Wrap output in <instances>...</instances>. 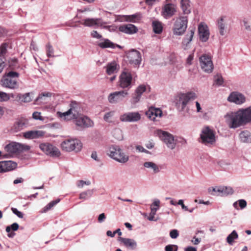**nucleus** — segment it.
<instances>
[{
  "label": "nucleus",
  "instance_id": "1",
  "mask_svg": "<svg viewBox=\"0 0 251 251\" xmlns=\"http://www.w3.org/2000/svg\"><path fill=\"white\" fill-rule=\"evenodd\" d=\"M230 128H236L251 123V106L227 113L225 116Z\"/></svg>",
  "mask_w": 251,
  "mask_h": 251
},
{
  "label": "nucleus",
  "instance_id": "2",
  "mask_svg": "<svg viewBox=\"0 0 251 251\" xmlns=\"http://www.w3.org/2000/svg\"><path fill=\"white\" fill-rule=\"evenodd\" d=\"M19 74L15 71H9L6 73L0 80V85L4 88L10 89H15L18 88V82Z\"/></svg>",
  "mask_w": 251,
  "mask_h": 251
},
{
  "label": "nucleus",
  "instance_id": "3",
  "mask_svg": "<svg viewBox=\"0 0 251 251\" xmlns=\"http://www.w3.org/2000/svg\"><path fill=\"white\" fill-rule=\"evenodd\" d=\"M70 109L66 112H57V115L64 120H75L81 114V108L80 104L76 101H72L70 104Z\"/></svg>",
  "mask_w": 251,
  "mask_h": 251
},
{
  "label": "nucleus",
  "instance_id": "4",
  "mask_svg": "<svg viewBox=\"0 0 251 251\" xmlns=\"http://www.w3.org/2000/svg\"><path fill=\"white\" fill-rule=\"evenodd\" d=\"M156 134L160 139L166 144L167 147L171 150H173L176 148V143L178 142V139H181L184 142H186V141L183 139L178 137H175L172 134L161 129L157 130Z\"/></svg>",
  "mask_w": 251,
  "mask_h": 251
},
{
  "label": "nucleus",
  "instance_id": "5",
  "mask_svg": "<svg viewBox=\"0 0 251 251\" xmlns=\"http://www.w3.org/2000/svg\"><path fill=\"white\" fill-rule=\"evenodd\" d=\"M63 151L70 152L75 151L77 153L80 152L82 148V143L76 138H70L64 140L60 145Z\"/></svg>",
  "mask_w": 251,
  "mask_h": 251
},
{
  "label": "nucleus",
  "instance_id": "6",
  "mask_svg": "<svg viewBox=\"0 0 251 251\" xmlns=\"http://www.w3.org/2000/svg\"><path fill=\"white\" fill-rule=\"evenodd\" d=\"M107 154L110 158L120 163H126L129 160L128 155L126 154L117 145H112L110 147Z\"/></svg>",
  "mask_w": 251,
  "mask_h": 251
},
{
  "label": "nucleus",
  "instance_id": "7",
  "mask_svg": "<svg viewBox=\"0 0 251 251\" xmlns=\"http://www.w3.org/2000/svg\"><path fill=\"white\" fill-rule=\"evenodd\" d=\"M30 149V146L27 145L17 142H11L6 145L4 147V150L8 154L2 155V152L0 151V156H2L3 157L6 158L9 155H11L15 153L28 151Z\"/></svg>",
  "mask_w": 251,
  "mask_h": 251
},
{
  "label": "nucleus",
  "instance_id": "8",
  "mask_svg": "<svg viewBox=\"0 0 251 251\" xmlns=\"http://www.w3.org/2000/svg\"><path fill=\"white\" fill-rule=\"evenodd\" d=\"M195 97V93L193 92L178 94L176 97L175 100V103L176 108L180 111H183L188 102L191 100H194Z\"/></svg>",
  "mask_w": 251,
  "mask_h": 251
},
{
  "label": "nucleus",
  "instance_id": "9",
  "mask_svg": "<svg viewBox=\"0 0 251 251\" xmlns=\"http://www.w3.org/2000/svg\"><path fill=\"white\" fill-rule=\"evenodd\" d=\"M132 80L133 77L129 70L124 69L119 76V86L123 89H129L132 87Z\"/></svg>",
  "mask_w": 251,
  "mask_h": 251
},
{
  "label": "nucleus",
  "instance_id": "10",
  "mask_svg": "<svg viewBox=\"0 0 251 251\" xmlns=\"http://www.w3.org/2000/svg\"><path fill=\"white\" fill-rule=\"evenodd\" d=\"M200 138L201 142L206 146L212 145L216 141L214 132L209 127H205L202 129Z\"/></svg>",
  "mask_w": 251,
  "mask_h": 251
},
{
  "label": "nucleus",
  "instance_id": "11",
  "mask_svg": "<svg viewBox=\"0 0 251 251\" xmlns=\"http://www.w3.org/2000/svg\"><path fill=\"white\" fill-rule=\"evenodd\" d=\"M169 0H166V3L162 7L161 15L166 19H169L175 15L177 11V5L174 3L168 2Z\"/></svg>",
  "mask_w": 251,
  "mask_h": 251
},
{
  "label": "nucleus",
  "instance_id": "12",
  "mask_svg": "<svg viewBox=\"0 0 251 251\" xmlns=\"http://www.w3.org/2000/svg\"><path fill=\"white\" fill-rule=\"evenodd\" d=\"M39 148L46 154L51 157H58L61 155L60 151L56 147L48 143L40 144Z\"/></svg>",
  "mask_w": 251,
  "mask_h": 251
},
{
  "label": "nucleus",
  "instance_id": "13",
  "mask_svg": "<svg viewBox=\"0 0 251 251\" xmlns=\"http://www.w3.org/2000/svg\"><path fill=\"white\" fill-rule=\"evenodd\" d=\"M187 17H181L176 20L173 28L174 34L177 35H182L187 27Z\"/></svg>",
  "mask_w": 251,
  "mask_h": 251
},
{
  "label": "nucleus",
  "instance_id": "14",
  "mask_svg": "<svg viewBox=\"0 0 251 251\" xmlns=\"http://www.w3.org/2000/svg\"><path fill=\"white\" fill-rule=\"evenodd\" d=\"M200 66L203 71L207 73H211L214 66L211 57L207 54H203L199 58Z\"/></svg>",
  "mask_w": 251,
  "mask_h": 251
},
{
  "label": "nucleus",
  "instance_id": "15",
  "mask_svg": "<svg viewBox=\"0 0 251 251\" xmlns=\"http://www.w3.org/2000/svg\"><path fill=\"white\" fill-rule=\"evenodd\" d=\"M126 57L128 63L135 68L138 67L141 64L142 57L140 52L137 50H132L129 51Z\"/></svg>",
  "mask_w": 251,
  "mask_h": 251
},
{
  "label": "nucleus",
  "instance_id": "16",
  "mask_svg": "<svg viewBox=\"0 0 251 251\" xmlns=\"http://www.w3.org/2000/svg\"><path fill=\"white\" fill-rule=\"evenodd\" d=\"M128 95V93L126 90L115 91L109 95L108 100L111 104H116L122 102Z\"/></svg>",
  "mask_w": 251,
  "mask_h": 251
},
{
  "label": "nucleus",
  "instance_id": "17",
  "mask_svg": "<svg viewBox=\"0 0 251 251\" xmlns=\"http://www.w3.org/2000/svg\"><path fill=\"white\" fill-rule=\"evenodd\" d=\"M246 100L245 96L238 92H231L227 98V100L229 102L235 103L237 105L242 104L245 102Z\"/></svg>",
  "mask_w": 251,
  "mask_h": 251
},
{
  "label": "nucleus",
  "instance_id": "18",
  "mask_svg": "<svg viewBox=\"0 0 251 251\" xmlns=\"http://www.w3.org/2000/svg\"><path fill=\"white\" fill-rule=\"evenodd\" d=\"M82 25L88 27H97L106 24L101 18H86L79 22Z\"/></svg>",
  "mask_w": 251,
  "mask_h": 251
},
{
  "label": "nucleus",
  "instance_id": "19",
  "mask_svg": "<svg viewBox=\"0 0 251 251\" xmlns=\"http://www.w3.org/2000/svg\"><path fill=\"white\" fill-rule=\"evenodd\" d=\"M75 120V125L80 129L92 127L94 125L93 121L87 116H79Z\"/></svg>",
  "mask_w": 251,
  "mask_h": 251
},
{
  "label": "nucleus",
  "instance_id": "20",
  "mask_svg": "<svg viewBox=\"0 0 251 251\" xmlns=\"http://www.w3.org/2000/svg\"><path fill=\"white\" fill-rule=\"evenodd\" d=\"M140 119L141 115L137 112L126 113L120 117V120L123 122H136Z\"/></svg>",
  "mask_w": 251,
  "mask_h": 251
},
{
  "label": "nucleus",
  "instance_id": "21",
  "mask_svg": "<svg viewBox=\"0 0 251 251\" xmlns=\"http://www.w3.org/2000/svg\"><path fill=\"white\" fill-rule=\"evenodd\" d=\"M199 36L201 41L206 42L209 37V31L207 25L202 23L200 24L198 26Z\"/></svg>",
  "mask_w": 251,
  "mask_h": 251
},
{
  "label": "nucleus",
  "instance_id": "22",
  "mask_svg": "<svg viewBox=\"0 0 251 251\" xmlns=\"http://www.w3.org/2000/svg\"><path fill=\"white\" fill-rule=\"evenodd\" d=\"M17 167V163L12 161L0 162V173L13 170Z\"/></svg>",
  "mask_w": 251,
  "mask_h": 251
},
{
  "label": "nucleus",
  "instance_id": "23",
  "mask_svg": "<svg viewBox=\"0 0 251 251\" xmlns=\"http://www.w3.org/2000/svg\"><path fill=\"white\" fill-rule=\"evenodd\" d=\"M45 132L42 130H30L24 133L25 138L28 139H37L45 136Z\"/></svg>",
  "mask_w": 251,
  "mask_h": 251
},
{
  "label": "nucleus",
  "instance_id": "24",
  "mask_svg": "<svg viewBox=\"0 0 251 251\" xmlns=\"http://www.w3.org/2000/svg\"><path fill=\"white\" fill-rule=\"evenodd\" d=\"M146 115L152 121H155L156 118H160L162 115V112L159 108L151 107L146 112Z\"/></svg>",
  "mask_w": 251,
  "mask_h": 251
},
{
  "label": "nucleus",
  "instance_id": "25",
  "mask_svg": "<svg viewBox=\"0 0 251 251\" xmlns=\"http://www.w3.org/2000/svg\"><path fill=\"white\" fill-rule=\"evenodd\" d=\"M119 30L122 32L128 34H132L138 31L137 27L130 24L120 25L119 27Z\"/></svg>",
  "mask_w": 251,
  "mask_h": 251
},
{
  "label": "nucleus",
  "instance_id": "26",
  "mask_svg": "<svg viewBox=\"0 0 251 251\" xmlns=\"http://www.w3.org/2000/svg\"><path fill=\"white\" fill-rule=\"evenodd\" d=\"M119 240L128 249L134 250L137 247V242L133 239L120 237Z\"/></svg>",
  "mask_w": 251,
  "mask_h": 251
},
{
  "label": "nucleus",
  "instance_id": "27",
  "mask_svg": "<svg viewBox=\"0 0 251 251\" xmlns=\"http://www.w3.org/2000/svg\"><path fill=\"white\" fill-rule=\"evenodd\" d=\"M106 72L108 75H111L116 73L120 69V65L116 61H113L111 62L108 63L106 66Z\"/></svg>",
  "mask_w": 251,
  "mask_h": 251
},
{
  "label": "nucleus",
  "instance_id": "28",
  "mask_svg": "<svg viewBox=\"0 0 251 251\" xmlns=\"http://www.w3.org/2000/svg\"><path fill=\"white\" fill-rule=\"evenodd\" d=\"M51 93L49 92L42 93L36 98L35 101L37 104H45L50 100Z\"/></svg>",
  "mask_w": 251,
  "mask_h": 251
},
{
  "label": "nucleus",
  "instance_id": "29",
  "mask_svg": "<svg viewBox=\"0 0 251 251\" xmlns=\"http://www.w3.org/2000/svg\"><path fill=\"white\" fill-rule=\"evenodd\" d=\"M195 29H191L186 34L182 41V46L184 50H187L189 48V44L192 40L194 35Z\"/></svg>",
  "mask_w": 251,
  "mask_h": 251
},
{
  "label": "nucleus",
  "instance_id": "30",
  "mask_svg": "<svg viewBox=\"0 0 251 251\" xmlns=\"http://www.w3.org/2000/svg\"><path fill=\"white\" fill-rule=\"evenodd\" d=\"M98 46L101 49L116 48L115 44L112 42L108 39L102 38L100 42L98 43Z\"/></svg>",
  "mask_w": 251,
  "mask_h": 251
},
{
  "label": "nucleus",
  "instance_id": "31",
  "mask_svg": "<svg viewBox=\"0 0 251 251\" xmlns=\"http://www.w3.org/2000/svg\"><path fill=\"white\" fill-rule=\"evenodd\" d=\"M239 137L240 141L245 143H251V133L247 130L242 131Z\"/></svg>",
  "mask_w": 251,
  "mask_h": 251
},
{
  "label": "nucleus",
  "instance_id": "32",
  "mask_svg": "<svg viewBox=\"0 0 251 251\" xmlns=\"http://www.w3.org/2000/svg\"><path fill=\"white\" fill-rule=\"evenodd\" d=\"M143 166L152 171L153 174H157L160 171L158 165L153 162L147 161L143 164Z\"/></svg>",
  "mask_w": 251,
  "mask_h": 251
},
{
  "label": "nucleus",
  "instance_id": "33",
  "mask_svg": "<svg viewBox=\"0 0 251 251\" xmlns=\"http://www.w3.org/2000/svg\"><path fill=\"white\" fill-rule=\"evenodd\" d=\"M27 125V122L25 119L20 120L14 124L13 129L15 132H18L22 129H23Z\"/></svg>",
  "mask_w": 251,
  "mask_h": 251
},
{
  "label": "nucleus",
  "instance_id": "34",
  "mask_svg": "<svg viewBox=\"0 0 251 251\" xmlns=\"http://www.w3.org/2000/svg\"><path fill=\"white\" fill-rule=\"evenodd\" d=\"M160 201L159 200H155L152 203V205L156 206V207H151V212L150 214L149 217L148 218V219L150 221H156V220L154 219V215L156 214V212L157 209L159 208L160 206Z\"/></svg>",
  "mask_w": 251,
  "mask_h": 251
},
{
  "label": "nucleus",
  "instance_id": "35",
  "mask_svg": "<svg viewBox=\"0 0 251 251\" xmlns=\"http://www.w3.org/2000/svg\"><path fill=\"white\" fill-rule=\"evenodd\" d=\"M180 4L184 14H188L191 12L189 0H181Z\"/></svg>",
  "mask_w": 251,
  "mask_h": 251
},
{
  "label": "nucleus",
  "instance_id": "36",
  "mask_svg": "<svg viewBox=\"0 0 251 251\" xmlns=\"http://www.w3.org/2000/svg\"><path fill=\"white\" fill-rule=\"evenodd\" d=\"M153 32L156 34H160L162 32L163 26L162 23L158 21H153L152 22Z\"/></svg>",
  "mask_w": 251,
  "mask_h": 251
},
{
  "label": "nucleus",
  "instance_id": "37",
  "mask_svg": "<svg viewBox=\"0 0 251 251\" xmlns=\"http://www.w3.org/2000/svg\"><path fill=\"white\" fill-rule=\"evenodd\" d=\"M17 98L19 100L23 102H29L31 101L32 99L30 95V93H27L24 94H19Z\"/></svg>",
  "mask_w": 251,
  "mask_h": 251
},
{
  "label": "nucleus",
  "instance_id": "38",
  "mask_svg": "<svg viewBox=\"0 0 251 251\" xmlns=\"http://www.w3.org/2000/svg\"><path fill=\"white\" fill-rule=\"evenodd\" d=\"M238 238V235L235 230L232 231V232L228 235L226 238V242L230 245H232L234 240L237 239Z\"/></svg>",
  "mask_w": 251,
  "mask_h": 251
},
{
  "label": "nucleus",
  "instance_id": "39",
  "mask_svg": "<svg viewBox=\"0 0 251 251\" xmlns=\"http://www.w3.org/2000/svg\"><path fill=\"white\" fill-rule=\"evenodd\" d=\"M112 135L117 140L120 141L123 139L122 130L119 128H115L113 130Z\"/></svg>",
  "mask_w": 251,
  "mask_h": 251
},
{
  "label": "nucleus",
  "instance_id": "40",
  "mask_svg": "<svg viewBox=\"0 0 251 251\" xmlns=\"http://www.w3.org/2000/svg\"><path fill=\"white\" fill-rule=\"evenodd\" d=\"M221 196H226L233 193L231 187L222 186Z\"/></svg>",
  "mask_w": 251,
  "mask_h": 251
},
{
  "label": "nucleus",
  "instance_id": "41",
  "mask_svg": "<svg viewBox=\"0 0 251 251\" xmlns=\"http://www.w3.org/2000/svg\"><path fill=\"white\" fill-rule=\"evenodd\" d=\"M218 26L220 30V34L221 35L223 36L225 35V25L224 23V18H221L218 21Z\"/></svg>",
  "mask_w": 251,
  "mask_h": 251
},
{
  "label": "nucleus",
  "instance_id": "42",
  "mask_svg": "<svg viewBox=\"0 0 251 251\" xmlns=\"http://www.w3.org/2000/svg\"><path fill=\"white\" fill-rule=\"evenodd\" d=\"M140 19L141 15L139 13L126 16V21L130 22L135 23L139 21Z\"/></svg>",
  "mask_w": 251,
  "mask_h": 251
},
{
  "label": "nucleus",
  "instance_id": "43",
  "mask_svg": "<svg viewBox=\"0 0 251 251\" xmlns=\"http://www.w3.org/2000/svg\"><path fill=\"white\" fill-rule=\"evenodd\" d=\"M93 193V190H88L85 192H82L79 195V199L86 200L90 197Z\"/></svg>",
  "mask_w": 251,
  "mask_h": 251
},
{
  "label": "nucleus",
  "instance_id": "44",
  "mask_svg": "<svg viewBox=\"0 0 251 251\" xmlns=\"http://www.w3.org/2000/svg\"><path fill=\"white\" fill-rule=\"evenodd\" d=\"M47 55L48 57H54V49L53 47L48 43L46 46Z\"/></svg>",
  "mask_w": 251,
  "mask_h": 251
},
{
  "label": "nucleus",
  "instance_id": "45",
  "mask_svg": "<svg viewBox=\"0 0 251 251\" xmlns=\"http://www.w3.org/2000/svg\"><path fill=\"white\" fill-rule=\"evenodd\" d=\"M60 201V199H58L55 201H52L50 202L49 204H48L43 209V212H46L47 211L50 209L52 207H53L55 204L58 203Z\"/></svg>",
  "mask_w": 251,
  "mask_h": 251
},
{
  "label": "nucleus",
  "instance_id": "46",
  "mask_svg": "<svg viewBox=\"0 0 251 251\" xmlns=\"http://www.w3.org/2000/svg\"><path fill=\"white\" fill-rule=\"evenodd\" d=\"M60 201V199H58L55 201H52L50 202L49 204H48L43 209V212H46L47 211L50 209L52 207H53L55 204L58 203Z\"/></svg>",
  "mask_w": 251,
  "mask_h": 251
},
{
  "label": "nucleus",
  "instance_id": "47",
  "mask_svg": "<svg viewBox=\"0 0 251 251\" xmlns=\"http://www.w3.org/2000/svg\"><path fill=\"white\" fill-rule=\"evenodd\" d=\"M60 201V199H58L55 201H52L50 202L49 204H48L43 209V212H46L47 211L50 209L52 207H53L55 204L58 203Z\"/></svg>",
  "mask_w": 251,
  "mask_h": 251
},
{
  "label": "nucleus",
  "instance_id": "48",
  "mask_svg": "<svg viewBox=\"0 0 251 251\" xmlns=\"http://www.w3.org/2000/svg\"><path fill=\"white\" fill-rule=\"evenodd\" d=\"M9 47V45L7 43H3L0 46V55L3 56L6 53L7 49Z\"/></svg>",
  "mask_w": 251,
  "mask_h": 251
},
{
  "label": "nucleus",
  "instance_id": "49",
  "mask_svg": "<svg viewBox=\"0 0 251 251\" xmlns=\"http://www.w3.org/2000/svg\"><path fill=\"white\" fill-rule=\"evenodd\" d=\"M19 225L16 223H14L12 224L10 226H6L5 230L7 233H9L11 230L13 231L17 230L19 228Z\"/></svg>",
  "mask_w": 251,
  "mask_h": 251
},
{
  "label": "nucleus",
  "instance_id": "50",
  "mask_svg": "<svg viewBox=\"0 0 251 251\" xmlns=\"http://www.w3.org/2000/svg\"><path fill=\"white\" fill-rule=\"evenodd\" d=\"M141 98V96L135 92L131 99V103L135 104L140 101Z\"/></svg>",
  "mask_w": 251,
  "mask_h": 251
},
{
  "label": "nucleus",
  "instance_id": "51",
  "mask_svg": "<svg viewBox=\"0 0 251 251\" xmlns=\"http://www.w3.org/2000/svg\"><path fill=\"white\" fill-rule=\"evenodd\" d=\"M146 90V87L145 85L142 84L139 85L135 90V92L138 94H139L141 96L142 95L144 92Z\"/></svg>",
  "mask_w": 251,
  "mask_h": 251
},
{
  "label": "nucleus",
  "instance_id": "52",
  "mask_svg": "<svg viewBox=\"0 0 251 251\" xmlns=\"http://www.w3.org/2000/svg\"><path fill=\"white\" fill-rule=\"evenodd\" d=\"M10 99L8 94L0 91V101H7Z\"/></svg>",
  "mask_w": 251,
  "mask_h": 251
},
{
  "label": "nucleus",
  "instance_id": "53",
  "mask_svg": "<svg viewBox=\"0 0 251 251\" xmlns=\"http://www.w3.org/2000/svg\"><path fill=\"white\" fill-rule=\"evenodd\" d=\"M136 150L138 152H144L147 154L150 153V152L144 148L143 147L140 145H137L135 147Z\"/></svg>",
  "mask_w": 251,
  "mask_h": 251
},
{
  "label": "nucleus",
  "instance_id": "54",
  "mask_svg": "<svg viewBox=\"0 0 251 251\" xmlns=\"http://www.w3.org/2000/svg\"><path fill=\"white\" fill-rule=\"evenodd\" d=\"M243 25L245 26V29L248 31H251V26L250 25V23L247 19L244 18L243 20Z\"/></svg>",
  "mask_w": 251,
  "mask_h": 251
},
{
  "label": "nucleus",
  "instance_id": "55",
  "mask_svg": "<svg viewBox=\"0 0 251 251\" xmlns=\"http://www.w3.org/2000/svg\"><path fill=\"white\" fill-rule=\"evenodd\" d=\"M90 184L91 182L90 181H84L80 180L78 181L77 186L79 188H82L84 185H89Z\"/></svg>",
  "mask_w": 251,
  "mask_h": 251
},
{
  "label": "nucleus",
  "instance_id": "56",
  "mask_svg": "<svg viewBox=\"0 0 251 251\" xmlns=\"http://www.w3.org/2000/svg\"><path fill=\"white\" fill-rule=\"evenodd\" d=\"M179 233L177 229H173L170 232V236L172 239H176Z\"/></svg>",
  "mask_w": 251,
  "mask_h": 251
},
{
  "label": "nucleus",
  "instance_id": "57",
  "mask_svg": "<svg viewBox=\"0 0 251 251\" xmlns=\"http://www.w3.org/2000/svg\"><path fill=\"white\" fill-rule=\"evenodd\" d=\"M32 117L35 120H40L43 121L44 118L41 116V113L38 112H34L32 114Z\"/></svg>",
  "mask_w": 251,
  "mask_h": 251
},
{
  "label": "nucleus",
  "instance_id": "58",
  "mask_svg": "<svg viewBox=\"0 0 251 251\" xmlns=\"http://www.w3.org/2000/svg\"><path fill=\"white\" fill-rule=\"evenodd\" d=\"M215 82L216 84L219 86L222 85L224 80L222 76L217 75V78H215Z\"/></svg>",
  "mask_w": 251,
  "mask_h": 251
},
{
  "label": "nucleus",
  "instance_id": "59",
  "mask_svg": "<svg viewBox=\"0 0 251 251\" xmlns=\"http://www.w3.org/2000/svg\"><path fill=\"white\" fill-rule=\"evenodd\" d=\"M11 210L13 213L16 215L19 218H22L23 217V214L18 211L17 208L12 207Z\"/></svg>",
  "mask_w": 251,
  "mask_h": 251
},
{
  "label": "nucleus",
  "instance_id": "60",
  "mask_svg": "<svg viewBox=\"0 0 251 251\" xmlns=\"http://www.w3.org/2000/svg\"><path fill=\"white\" fill-rule=\"evenodd\" d=\"M91 157L98 162H100V159L98 156L97 152L95 151L92 152Z\"/></svg>",
  "mask_w": 251,
  "mask_h": 251
},
{
  "label": "nucleus",
  "instance_id": "61",
  "mask_svg": "<svg viewBox=\"0 0 251 251\" xmlns=\"http://www.w3.org/2000/svg\"><path fill=\"white\" fill-rule=\"evenodd\" d=\"M91 35L92 37L97 38V39H100L101 38V35H100L97 31L93 30L91 33Z\"/></svg>",
  "mask_w": 251,
  "mask_h": 251
},
{
  "label": "nucleus",
  "instance_id": "62",
  "mask_svg": "<svg viewBox=\"0 0 251 251\" xmlns=\"http://www.w3.org/2000/svg\"><path fill=\"white\" fill-rule=\"evenodd\" d=\"M239 205L241 209L245 208L247 206V202L244 200H240L238 201Z\"/></svg>",
  "mask_w": 251,
  "mask_h": 251
},
{
  "label": "nucleus",
  "instance_id": "63",
  "mask_svg": "<svg viewBox=\"0 0 251 251\" xmlns=\"http://www.w3.org/2000/svg\"><path fill=\"white\" fill-rule=\"evenodd\" d=\"M105 219H106V216L105 215V214L103 213H101V214H100L98 217V222L100 223H101L104 221Z\"/></svg>",
  "mask_w": 251,
  "mask_h": 251
},
{
  "label": "nucleus",
  "instance_id": "64",
  "mask_svg": "<svg viewBox=\"0 0 251 251\" xmlns=\"http://www.w3.org/2000/svg\"><path fill=\"white\" fill-rule=\"evenodd\" d=\"M113 115V112H109L105 114L103 119L105 121H108L109 119Z\"/></svg>",
  "mask_w": 251,
  "mask_h": 251
}]
</instances>
